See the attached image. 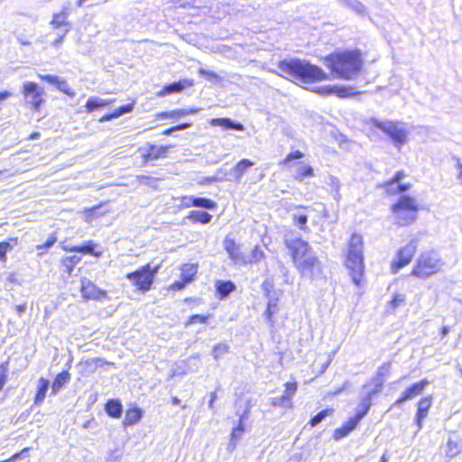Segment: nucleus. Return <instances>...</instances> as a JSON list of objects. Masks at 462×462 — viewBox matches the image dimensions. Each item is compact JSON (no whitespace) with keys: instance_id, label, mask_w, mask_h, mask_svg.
Wrapping results in <instances>:
<instances>
[{"instance_id":"obj_15","label":"nucleus","mask_w":462,"mask_h":462,"mask_svg":"<svg viewBox=\"0 0 462 462\" xmlns=\"http://www.w3.org/2000/svg\"><path fill=\"white\" fill-rule=\"evenodd\" d=\"M208 124L211 126H220L224 130H230V131H237V132H244L245 131V125L236 120H233L229 117H216L211 118L208 121Z\"/></svg>"},{"instance_id":"obj_60","label":"nucleus","mask_w":462,"mask_h":462,"mask_svg":"<svg viewBox=\"0 0 462 462\" xmlns=\"http://www.w3.org/2000/svg\"><path fill=\"white\" fill-rule=\"evenodd\" d=\"M209 315L204 316L199 314H193L189 317V320L186 323V326L195 324V323H207Z\"/></svg>"},{"instance_id":"obj_39","label":"nucleus","mask_w":462,"mask_h":462,"mask_svg":"<svg viewBox=\"0 0 462 462\" xmlns=\"http://www.w3.org/2000/svg\"><path fill=\"white\" fill-rule=\"evenodd\" d=\"M343 3L359 15L366 14V7L357 0H342Z\"/></svg>"},{"instance_id":"obj_36","label":"nucleus","mask_w":462,"mask_h":462,"mask_svg":"<svg viewBox=\"0 0 462 462\" xmlns=\"http://www.w3.org/2000/svg\"><path fill=\"white\" fill-rule=\"evenodd\" d=\"M17 244V237H10L5 241L0 242V260H5L7 252L11 251Z\"/></svg>"},{"instance_id":"obj_3","label":"nucleus","mask_w":462,"mask_h":462,"mask_svg":"<svg viewBox=\"0 0 462 462\" xmlns=\"http://www.w3.org/2000/svg\"><path fill=\"white\" fill-rule=\"evenodd\" d=\"M345 264L353 282L359 286L365 273L364 240L360 234H352L347 244Z\"/></svg>"},{"instance_id":"obj_28","label":"nucleus","mask_w":462,"mask_h":462,"mask_svg":"<svg viewBox=\"0 0 462 462\" xmlns=\"http://www.w3.org/2000/svg\"><path fill=\"white\" fill-rule=\"evenodd\" d=\"M70 380V374L68 371L59 373L51 384V394L56 395L60 389Z\"/></svg>"},{"instance_id":"obj_9","label":"nucleus","mask_w":462,"mask_h":462,"mask_svg":"<svg viewBox=\"0 0 462 462\" xmlns=\"http://www.w3.org/2000/svg\"><path fill=\"white\" fill-rule=\"evenodd\" d=\"M295 266L302 276L311 280L321 273V263L314 251L301 260H298Z\"/></svg>"},{"instance_id":"obj_35","label":"nucleus","mask_w":462,"mask_h":462,"mask_svg":"<svg viewBox=\"0 0 462 462\" xmlns=\"http://www.w3.org/2000/svg\"><path fill=\"white\" fill-rule=\"evenodd\" d=\"M96 244L93 241H86L80 245H73L72 248H69V250H77V253H82L86 254H91V255H99L100 254H97L95 251Z\"/></svg>"},{"instance_id":"obj_26","label":"nucleus","mask_w":462,"mask_h":462,"mask_svg":"<svg viewBox=\"0 0 462 462\" xmlns=\"http://www.w3.org/2000/svg\"><path fill=\"white\" fill-rule=\"evenodd\" d=\"M143 418V411L138 407L128 409L123 420L124 427H129L136 424Z\"/></svg>"},{"instance_id":"obj_53","label":"nucleus","mask_w":462,"mask_h":462,"mask_svg":"<svg viewBox=\"0 0 462 462\" xmlns=\"http://www.w3.org/2000/svg\"><path fill=\"white\" fill-rule=\"evenodd\" d=\"M304 157V153L299 150L291 152L286 155L284 160L282 162L283 165H289L294 160H300Z\"/></svg>"},{"instance_id":"obj_19","label":"nucleus","mask_w":462,"mask_h":462,"mask_svg":"<svg viewBox=\"0 0 462 462\" xmlns=\"http://www.w3.org/2000/svg\"><path fill=\"white\" fill-rule=\"evenodd\" d=\"M169 148L170 146L167 145L157 146L155 144H148V148L143 154V161L147 162L149 161L163 158L166 156Z\"/></svg>"},{"instance_id":"obj_38","label":"nucleus","mask_w":462,"mask_h":462,"mask_svg":"<svg viewBox=\"0 0 462 462\" xmlns=\"http://www.w3.org/2000/svg\"><path fill=\"white\" fill-rule=\"evenodd\" d=\"M68 15H69V14L65 10V8L60 13L54 14L52 20H51V24L55 28H60L62 26H65L66 28H69V23H66V19H67Z\"/></svg>"},{"instance_id":"obj_23","label":"nucleus","mask_w":462,"mask_h":462,"mask_svg":"<svg viewBox=\"0 0 462 462\" xmlns=\"http://www.w3.org/2000/svg\"><path fill=\"white\" fill-rule=\"evenodd\" d=\"M215 287L217 298L220 300L227 298L236 289L232 281H217Z\"/></svg>"},{"instance_id":"obj_7","label":"nucleus","mask_w":462,"mask_h":462,"mask_svg":"<svg viewBox=\"0 0 462 462\" xmlns=\"http://www.w3.org/2000/svg\"><path fill=\"white\" fill-rule=\"evenodd\" d=\"M418 247V241L411 239L406 245L401 247L396 253V258L391 263V271L397 273L402 268L408 265L414 256Z\"/></svg>"},{"instance_id":"obj_41","label":"nucleus","mask_w":462,"mask_h":462,"mask_svg":"<svg viewBox=\"0 0 462 462\" xmlns=\"http://www.w3.org/2000/svg\"><path fill=\"white\" fill-rule=\"evenodd\" d=\"M195 208L213 210L217 208V203L208 198L195 197Z\"/></svg>"},{"instance_id":"obj_37","label":"nucleus","mask_w":462,"mask_h":462,"mask_svg":"<svg viewBox=\"0 0 462 462\" xmlns=\"http://www.w3.org/2000/svg\"><path fill=\"white\" fill-rule=\"evenodd\" d=\"M81 261V257L79 255H71L62 259V266L64 267V272L68 274H71L74 267Z\"/></svg>"},{"instance_id":"obj_5","label":"nucleus","mask_w":462,"mask_h":462,"mask_svg":"<svg viewBox=\"0 0 462 462\" xmlns=\"http://www.w3.org/2000/svg\"><path fill=\"white\" fill-rule=\"evenodd\" d=\"M159 270V264L152 267L151 263H147L132 273H128L126 279L130 281L138 291L147 292L152 289Z\"/></svg>"},{"instance_id":"obj_45","label":"nucleus","mask_w":462,"mask_h":462,"mask_svg":"<svg viewBox=\"0 0 462 462\" xmlns=\"http://www.w3.org/2000/svg\"><path fill=\"white\" fill-rule=\"evenodd\" d=\"M264 252L258 245H255L252 250L250 256L246 258L247 264L253 263H256L264 258Z\"/></svg>"},{"instance_id":"obj_62","label":"nucleus","mask_w":462,"mask_h":462,"mask_svg":"<svg viewBox=\"0 0 462 462\" xmlns=\"http://www.w3.org/2000/svg\"><path fill=\"white\" fill-rule=\"evenodd\" d=\"M245 424L238 422V424L232 430L231 435L232 440L239 439L242 434L245 432Z\"/></svg>"},{"instance_id":"obj_13","label":"nucleus","mask_w":462,"mask_h":462,"mask_svg":"<svg viewBox=\"0 0 462 462\" xmlns=\"http://www.w3.org/2000/svg\"><path fill=\"white\" fill-rule=\"evenodd\" d=\"M80 291L83 298L87 300H102L107 297L106 291L98 288L88 278H82L80 281Z\"/></svg>"},{"instance_id":"obj_14","label":"nucleus","mask_w":462,"mask_h":462,"mask_svg":"<svg viewBox=\"0 0 462 462\" xmlns=\"http://www.w3.org/2000/svg\"><path fill=\"white\" fill-rule=\"evenodd\" d=\"M224 248L228 254L229 258L235 264H247L246 257L241 253L240 245L235 239L226 236L223 242Z\"/></svg>"},{"instance_id":"obj_47","label":"nucleus","mask_w":462,"mask_h":462,"mask_svg":"<svg viewBox=\"0 0 462 462\" xmlns=\"http://www.w3.org/2000/svg\"><path fill=\"white\" fill-rule=\"evenodd\" d=\"M284 386H285V390L282 393V396H284L285 399L289 402H291V399H292L293 395L295 394L297 388H298L297 383L296 382H287L284 384Z\"/></svg>"},{"instance_id":"obj_56","label":"nucleus","mask_w":462,"mask_h":462,"mask_svg":"<svg viewBox=\"0 0 462 462\" xmlns=\"http://www.w3.org/2000/svg\"><path fill=\"white\" fill-rule=\"evenodd\" d=\"M8 372V363L5 362L0 365V392L3 390L6 380Z\"/></svg>"},{"instance_id":"obj_44","label":"nucleus","mask_w":462,"mask_h":462,"mask_svg":"<svg viewBox=\"0 0 462 462\" xmlns=\"http://www.w3.org/2000/svg\"><path fill=\"white\" fill-rule=\"evenodd\" d=\"M229 352V346L224 343L217 344L212 349V356L216 360L223 357L224 355Z\"/></svg>"},{"instance_id":"obj_59","label":"nucleus","mask_w":462,"mask_h":462,"mask_svg":"<svg viewBox=\"0 0 462 462\" xmlns=\"http://www.w3.org/2000/svg\"><path fill=\"white\" fill-rule=\"evenodd\" d=\"M133 109H134V104L128 103V104L123 105V106H119L118 108L115 109L114 112H115V115L116 116V118H118L125 114L131 113L133 111Z\"/></svg>"},{"instance_id":"obj_48","label":"nucleus","mask_w":462,"mask_h":462,"mask_svg":"<svg viewBox=\"0 0 462 462\" xmlns=\"http://www.w3.org/2000/svg\"><path fill=\"white\" fill-rule=\"evenodd\" d=\"M270 402L273 407L291 408L292 403L289 402L284 396L270 398Z\"/></svg>"},{"instance_id":"obj_12","label":"nucleus","mask_w":462,"mask_h":462,"mask_svg":"<svg viewBox=\"0 0 462 462\" xmlns=\"http://www.w3.org/2000/svg\"><path fill=\"white\" fill-rule=\"evenodd\" d=\"M429 384L430 382L427 379H422L412 383L402 392L401 396L392 404L390 410L395 406L401 407L405 402L420 394Z\"/></svg>"},{"instance_id":"obj_20","label":"nucleus","mask_w":462,"mask_h":462,"mask_svg":"<svg viewBox=\"0 0 462 462\" xmlns=\"http://www.w3.org/2000/svg\"><path fill=\"white\" fill-rule=\"evenodd\" d=\"M104 410L113 419L121 418L124 411L123 404L119 399H108L105 403Z\"/></svg>"},{"instance_id":"obj_49","label":"nucleus","mask_w":462,"mask_h":462,"mask_svg":"<svg viewBox=\"0 0 462 462\" xmlns=\"http://www.w3.org/2000/svg\"><path fill=\"white\" fill-rule=\"evenodd\" d=\"M55 87L64 94L73 97L75 95L74 91L71 89V88L69 86L68 82L60 78L59 81L56 83Z\"/></svg>"},{"instance_id":"obj_22","label":"nucleus","mask_w":462,"mask_h":462,"mask_svg":"<svg viewBox=\"0 0 462 462\" xmlns=\"http://www.w3.org/2000/svg\"><path fill=\"white\" fill-rule=\"evenodd\" d=\"M320 93L334 94L338 97H348L355 95L354 88L352 87L326 86L320 88Z\"/></svg>"},{"instance_id":"obj_42","label":"nucleus","mask_w":462,"mask_h":462,"mask_svg":"<svg viewBox=\"0 0 462 462\" xmlns=\"http://www.w3.org/2000/svg\"><path fill=\"white\" fill-rule=\"evenodd\" d=\"M328 185L331 189V193L335 200L339 201L341 199L340 195V181L337 177L330 176Z\"/></svg>"},{"instance_id":"obj_57","label":"nucleus","mask_w":462,"mask_h":462,"mask_svg":"<svg viewBox=\"0 0 462 462\" xmlns=\"http://www.w3.org/2000/svg\"><path fill=\"white\" fill-rule=\"evenodd\" d=\"M406 296L404 294L395 293L393 295V298L389 304L393 309H396L402 305L405 302Z\"/></svg>"},{"instance_id":"obj_32","label":"nucleus","mask_w":462,"mask_h":462,"mask_svg":"<svg viewBox=\"0 0 462 462\" xmlns=\"http://www.w3.org/2000/svg\"><path fill=\"white\" fill-rule=\"evenodd\" d=\"M212 215L206 211L201 210H191L188 216V218L194 223L208 224L212 219Z\"/></svg>"},{"instance_id":"obj_8","label":"nucleus","mask_w":462,"mask_h":462,"mask_svg":"<svg viewBox=\"0 0 462 462\" xmlns=\"http://www.w3.org/2000/svg\"><path fill=\"white\" fill-rule=\"evenodd\" d=\"M22 93L25 102L31 106L33 111H38L44 102V90L35 82L25 81L23 85Z\"/></svg>"},{"instance_id":"obj_25","label":"nucleus","mask_w":462,"mask_h":462,"mask_svg":"<svg viewBox=\"0 0 462 462\" xmlns=\"http://www.w3.org/2000/svg\"><path fill=\"white\" fill-rule=\"evenodd\" d=\"M50 388V380L41 377L37 383L36 393L34 396L33 405L40 406L46 396V393Z\"/></svg>"},{"instance_id":"obj_63","label":"nucleus","mask_w":462,"mask_h":462,"mask_svg":"<svg viewBox=\"0 0 462 462\" xmlns=\"http://www.w3.org/2000/svg\"><path fill=\"white\" fill-rule=\"evenodd\" d=\"M138 180H139L140 183L151 186L152 188H155V182H157V180H158V179H156V178H152V177L145 176V175L138 176Z\"/></svg>"},{"instance_id":"obj_50","label":"nucleus","mask_w":462,"mask_h":462,"mask_svg":"<svg viewBox=\"0 0 462 462\" xmlns=\"http://www.w3.org/2000/svg\"><path fill=\"white\" fill-rule=\"evenodd\" d=\"M199 111V108H190V109H176L171 111V117L174 119H178L181 116L190 115V114H197Z\"/></svg>"},{"instance_id":"obj_11","label":"nucleus","mask_w":462,"mask_h":462,"mask_svg":"<svg viewBox=\"0 0 462 462\" xmlns=\"http://www.w3.org/2000/svg\"><path fill=\"white\" fill-rule=\"evenodd\" d=\"M383 383L380 378L371 379L368 383L363 385L358 394V401L361 404L366 405L369 408L373 405V399L382 392Z\"/></svg>"},{"instance_id":"obj_21","label":"nucleus","mask_w":462,"mask_h":462,"mask_svg":"<svg viewBox=\"0 0 462 462\" xmlns=\"http://www.w3.org/2000/svg\"><path fill=\"white\" fill-rule=\"evenodd\" d=\"M393 212L402 210H418L415 199L408 195H402L396 203L392 206Z\"/></svg>"},{"instance_id":"obj_16","label":"nucleus","mask_w":462,"mask_h":462,"mask_svg":"<svg viewBox=\"0 0 462 462\" xmlns=\"http://www.w3.org/2000/svg\"><path fill=\"white\" fill-rule=\"evenodd\" d=\"M432 397L427 396L421 398L417 403V412L415 415V423L420 430L422 428V421L428 416L429 410L431 406Z\"/></svg>"},{"instance_id":"obj_1","label":"nucleus","mask_w":462,"mask_h":462,"mask_svg":"<svg viewBox=\"0 0 462 462\" xmlns=\"http://www.w3.org/2000/svg\"><path fill=\"white\" fill-rule=\"evenodd\" d=\"M325 65L336 78L351 80L361 71L363 60L358 51H346L329 54Z\"/></svg>"},{"instance_id":"obj_18","label":"nucleus","mask_w":462,"mask_h":462,"mask_svg":"<svg viewBox=\"0 0 462 462\" xmlns=\"http://www.w3.org/2000/svg\"><path fill=\"white\" fill-rule=\"evenodd\" d=\"M254 163L248 159L240 160L234 168L230 170L229 180L240 181L244 173L254 165Z\"/></svg>"},{"instance_id":"obj_40","label":"nucleus","mask_w":462,"mask_h":462,"mask_svg":"<svg viewBox=\"0 0 462 462\" xmlns=\"http://www.w3.org/2000/svg\"><path fill=\"white\" fill-rule=\"evenodd\" d=\"M333 409H325L318 412L316 415L311 417V419L309 421V424L311 427H315L319 425L320 422H322L328 416L331 415L333 413Z\"/></svg>"},{"instance_id":"obj_46","label":"nucleus","mask_w":462,"mask_h":462,"mask_svg":"<svg viewBox=\"0 0 462 462\" xmlns=\"http://www.w3.org/2000/svg\"><path fill=\"white\" fill-rule=\"evenodd\" d=\"M403 177H404V173L402 171H397L394 174V176L393 177V179L385 183L384 187H385L386 191L387 192L393 191L392 186L400 187L401 186L400 181L403 179Z\"/></svg>"},{"instance_id":"obj_27","label":"nucleus","mask_w":462,"mask_h":462,"mask_svg":"<svg viewBox=\"0 0 462 462\" xmlns=\"http://www.w3.org/2000/svg\"><path fill=\"white\" fill-rule=\"evenodd\" d=\"M295 166L296 169L293 177L296 180L302 181L305 178L314 176V170L310 165L300 162L296 163Z\"/></svg>"},{"instance_id":"obj_34","label":"nucleus","mask_w":462,"mask_h":462,"mask_svg":"<svg viewBox=\"0 0 462 462\" xmlns=\"http://www.w3.org/2000/svg\"><path fill=\"white\" fill-rule=\"evenodd\" d=\"M198 272V266L193 263H185L180 269V278L190 283Z\"/></svg>"},{"instance_id":"obj_2","label":"nucleus","mask_w":462,"mask_h":462,"mask_svg":"<svg viewBox=\"0 0 462 462\" xmlns=\"http://www.w3.org/2000/svg\"><path fill=\"white\" fill-rule=\"evenodd\" d=\"M278 69L302 83L319 81L328 78L327 73L319 66L296 58L280 60Z\"/></svg>"},{"instance_id":"obj_55","label":"nucleus","mask_w":462,"mask_h":462,"mask_svg":"<svg viewBox=\"0 0 462 462\" xmlns=\"http://www.w3.org/2000/svg\"><path fill=\"white\" fill-rule=\"evenodd\" d=\"M262 290L263 291L265 298L275 296V293L273 294V282L270 279H265L263 281V282L262 283Z\"/></svg>"},{"instance_id":"obj_10","label":"nucleus","mask_w":462,"mask_h":462,"mask_svg":"<svg viewBox=\"0 0 462 462\" xmlns=\"http://www.w3.org/2000/svg\"><path fill=\"white\" fill-rule=\"evenodd\" d=\"M286 247L291 251V257L294 264L298 263V260H301L309 253L313 252L312 248L308 242L303 240L301 237H286L285 238Z\"/></svg>"},{"instance_id":"obj_24","label":"nucleus","mask_w":462,"mask_h":462,"mask_svg":"<svg viewBox=\"0 0 462 462\" xmlns=\"http://www.w3.org/2000/svg\"><path fill=\"white\" fill-rule=\"evenodd\" d=\"M358 424L359 422L355 418H349V420L346 422H345L340 428H337L334 430L333 438L336 440H339L346 437L357 427Z\"/></svg>"},{"instance_id":"obj_6","label":"nucleus","mask_w":462,"mask_h":462,"mask_svg":"<svg viewBox=\"0 0 462 462\" xmlns=\"http://www.w3.org/2000/svg\"><path fill=\"white\" fill-rule=\"evenodd\" d=\"M372 125L383 132L397 147L403 145L407 141V132L393 121H381L376 118L371 119Z\"/></svg>"},{"instance_id":"obj_51","label":"nucleus","mask_w":462,"mask_h":462,"mask_svg":"<svg viewBox=\"0 0 462 462\" xmlns=\"http://www.w3.org/2000/svg\"><path fill=\"white\" fill-rule=\"evenodd\" d=\"M369 411L370 408L368 406L361 404V402H359L353 418H355L358 422H360L361 420L368 413Z\"/></svg>"},{"instance_id":"obj_64","label":"nucleus","mask_w":462,"mask_h":462,"mask_svg":"<svg viewBox=\"0 0 462 462\" xmlns=\"http://www.w3.org/2000/svg\"><path fill=\"white\" fill-rule=\"evenodd\" d=\"M180 199L184 208L195 207V196H182Z\"/></svg>"},{"instance_id":"obj_29","label":"nucleus","mask_w":462,"mask_h":462,"mask_svg":"<svg viewBox=\"0 0 462 462\" xmlns=\"http://www.w3.org/2000/svg\"><path fill=\"white\" fill-rule=\"evenodd\" d=\"M113 99H103L98 97H90L86 103V109L88 112H93L95 110H97L99 108L105 107L109 106L113 103Z\"/></svg>"},{"instance_id":"obj_17","label":"nucleus","mask_w":462,"mask_h":462,"mask_svg":"<svg viewBox=\"0 0 462 462\" xmlns=\"http://www.w3.org/2000/svg\"><path fill=\"white\" fill-rule=\"evenodd\" d=\"M193 86L192 79H180L178 81H174L172 83L165 85L162 90L159 92V96H166L173 93H180L183 89Z\"/></svg>"},{"instance_id":"obj_31","label":"nucleus","mask_w":462,"mask_h":462,"mask_svg":"<svg viewBox=\"0 0 462 462\" xmlns=\"http://www.w3.org/2000/svg\"><path fill=\"white\" fill-rule=\"evenodd\" d=\"M267 300V307L264 311V316L266 318L267 322L273 327V314L276 311L277 309V303H278V298L276 296L273 297H266Z\"/></svg>"},{"instance_id":"obj_33","label":"nucleus","mask_w":462,"mask_h":462,"mask_svg":"<svg viewBox=\"0 0 462 462\" xmlns=\"http://www.w3.org/2000/svg\"><path fill=\"white\" fill-rule=\"evenodd\" d=\"M460 453H462V439H448L446 450L447 456L454 457Z\"/></svg>"},{"instance_id":"obj_58","label":"nucleus","mask_w":462,"mask_h":462,"mask_svg":"<svg viewBox=\"0 0 462 462\" xmlns=\"http://www.w3.org/2000/svg\"><path fill=\"white\" fill-rule=\"evenodd\" d=\"M191 125H192L191 123H182V124L171 126L170 128L165 129L162 132V134H164V135H171V134H172L176 131H181V130H185V129L190 127Z\"/></svg>"},{"instance_id":"obj_30","label":"nucleus","mask_w":462,"mask_h":462,"mask_svg":"<svg viewBox=\"0 0 462 462\" xmlns=\"http://www.w3.org/2000/svg\"><path fill=\"white\" fill-rule=\"evenodd\" d=\"M418 210H402L394 212L396 215L397 223L400 226H407L412 223L417 217Z\"/></svg>"},{"instance_id":"obj_54","label":"nucleus","mask_w":462,"mask_h":462,"mask_svg":"<svg viewBox=\"0 0 462 462\" xmlns=\"http://www.w3.org/2000/svg\"><path fill=\"white\" fill-rule=\"evenodd\" d=\"M294 223L295 225L302 231H305L308 229L307 223H308V216L306 214H300L298 216H294Z\"/></svg>"},{"instance_id":"obj_43","label":"nucleus","mask_w":462,"mask_h":462,"mask_svg":"<svg viewBox=\"0 0 462 462\" xmlns=\"http://www.w3.org/2000/svg\"><path fill=\"white\" fill-rule=\"evenodd\" d=\"M199 74L213 84H217L222 80V78L216 72L202 68L199 69Z\"/></svg>"},{"instance_id":"obj_61","label":"nucleus","mask_w":462,"mask_h":462,"mask_svg":"<svg viewBox=\"0 0 462 462\" xmlns=\"http://www.w3.org/2000/svg\"><path fill=\"white\" fill-rule=\"evenodd\" d=\"M390 368V363H383L377 370L376 375L373 377L372 379H378L380 378L382 380L383 384L384 383V378L386 375V373L388 372Z\"/></svg>"},{"instance_id":"obj_52","label":"nucleus","mask_w":462,"mask_h":462,"mask_svg":"<svg viewBox=\"0 0 462 462\" xmlns=\"http://www.w3.org/2000/svg\"><path fill=\"white\" fill-rule=\"evenodd\" d=\"M86 364L88 367H94V368H97L98 366H104L105 365H113L114 364L111 363V362H108L106 360H105L104 358H101V357H94V358H89L86 361Z\"/></svg>"},{"instance_id":"obj_4","label":"nucleus","mask_w":462,"mask_h":462,"mask_svg":"<svg viewBox=\"0 0 462 462\" xmlns=\"http://www.w3.org/2000/svg\"><path fill=\"white\" fill-rule=\"evenodd\" d=\"M442 265L440 256L436 251L424 252L416 260L411 275L420 279H427L438 273Z\"/></svg>"}]
</instances>
